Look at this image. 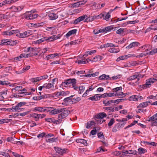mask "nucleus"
<instances>
[{"instance_id": "obj_34", "label": "nucleus", "mask_w": 157, "mask_h": 157, "mask_svg": "<svg viewBox=\"0 0 157 157\" xmlns=\"http://www.w3.org/2000/svg\"><path fill=\"white\" fill-rule=\"evenodd\" d=\"M96 52V50H91L90 51H88L85 53V54L83 56H87L88 54L91 55L92 54Z\"/></svg>"}, {"instance_id": "obj_15", "label": "nucleus", "mask_w": 157, "mask_h": 157, "mask_svg": "<svg viewBox=\"0 0 157 157\" xmlns=\"http://www.w3.org/2000/svg\"><path fill=\"white\" fill-rule=\"evenodd\" d=\"M107 116L106 114L104 112H102L99 113L98 114L96 115L95 116V118L97 119H100L103 120L104 117H105Z\"/></svg>"}, {"instance_id": "obj_49", "label": "nucleus", "mask_w": 157, "mask_h": 157, "mask_svg": "<svg viewBox=\"0 0 157 157\" xmlns=\"http://www.w3.org/2000/svg\"><path fill=\"white\" fill-rule=\"evenodd\" d=\"M106 110H108L109 112H113L114 111V109L111 107H107L104 108Z\"/></svg>"}, {"instance_id": "obj_21", "label": "nucleus", "mask_w": 157, "mask_h": 157, "mask_svg": "<svg viewBox=\"0 0 157 157\" xmlns=\"http://www.w3.org/2000/svg\"><path fill=\"white\" fill-rule=\"evenodd\" d=\"M77 31L76 29H74L69 31L65 35L67 38L68 37L70 36L75 34Z\"/></svg>"}, {"instance_id": "obj_62", "label": "nucleus", "mask_w": 157, "mask_h": 157, "mask_svg": "<svg viewBox=\"0 0 157 157\" xmlns=\"http://www.w3.org/2000/svg\"><path fill=\"white\" fill-rule=\"evenodd\" d=\"M97 127H95L94 128V129L92 130L90 132V134L92 135H94L96 134V132H97V130L96 129Z\"/></svg>"}, {"instance_id": "obj_35", "label": "nucleus", "mask_w": 157, "mask_h": 157, "mask_svg": "<svg viewBox=\"0 0 157 157\" xmlns=\"http://www.w3.org/2000/svg\"><path fill=\"white\" fill-rule=\"evenodd\" d=\"M82 41V40H76L71 42V45L79 44Z\"/></svg>"}, {"instance_id": "obj_19", "label": "nucleus", "mask_w": 157, "mask_h": 157, "mask_svg": "<svg viewBox=\"0 0 157 157\" xmlns=\"http://www.w3.org/2000/svg\"><path fill=\"white\" fill-rule=\"evenodd\" d=\"M88 99L92 101H97L99 100L100 99L99 94H96L93 96L90 97Z\"/></svg>"}, {"instance_id": "obj_57", "label": "nucleus", "mask_w": 157, "mask_h": 157, "mask_svg": "<svg viewBox=\"0 0 157 157\" xmlns=\"http://www.w3.org/2000/svg\"><path fill=\"white\" fill-rule=\"evenodd\" d=\"M115 122V120L114 118L111 119L110 121L108 123L109 126H111Z\"/></svg>"}, {"instance_id": "obj_13", "label": "nucleus", "mask_w": 157, "mask_h": 157, "mask_svg": "<svg viewBox=\"0 0 157 157\" xmlns=\"http://www.w3.org/2000/svg\"><path fill=\"white\" fill-rule=\"evenodd\" d=\"M140 45V43L137 41L133 42L130 44L128 46L126 47V48H131L138 47Z\"/></svg>"}, {"instance_id": "obj_58", "label": "nucleus", "mask_w": 157, "mask_h": 157, "mask_svg": "<svg viewBox=\"0 0 157 157\" xmlns=\"http://www.w3.org/2000/svg\"><path fill=\"white\" fill-rule=\"evenodd\" d=\"M81 99V98L80 97L74 98L72 99V102H77L80 101Z\"/></svg>"}, {"instance_id": "obj_45", "label": "nucleus", "mask_w": 157, "mask_h": 157, "mask_svg": "<svg viewBox=\"0 0 157 157\" xmlns=\"http://www.w3.org/2000/svg\"><path fill=\"white\" fill-rule=\"evenodd\" d=\"M136 78H137V74L134 75L130 76L129 77L127 78V79L128 81H131L135 79Z\"/></svg>"}, {"instance_id": "obj_44", "label": "nucleus", "mask_w": 157, "mask_h": 157, "mask_svg": "<svg viewBox=\"0 0 157 157\" xmlns=\"http://www.w3.org/2000/svg\"><path fill=\"white\" fill-rule=\"evenodd\" d=\"M95 120L96 121H95V124H101L105 121V120H103L100 119H97L95 118Z\"/></svg>"}, {"instance_id": "obj_43", "label": "nucleus", "mask_w": 157, "mask_h": 157, "mask_svg": "<svg viewBox=\"0 0 157 157\" xmlns=\"http://www.w3.org/2000/svg\"><path fill=\"white\" fill-rule=\"evenodd\" d=\"M127 55L126 56H121L117 58L116 60V61L117 62H119L121 60H123L125 59L126 58H127Z\"/></svg>"}, {"instance_id": "obj_3", "label": "nucleus", "mask_w": 157, "mask_h": 157, "mask_svg": "<svg viewBox=\"0 0 157 157\" xmlns=\"http://www.w3.org/2000/svg\"><path fill=\"white\" fill-rule=\"evenodd\" d=\"M157 79L154 78H150L146 80L145 84L140 85V87L143 89H145L150 87L152 84L155 82L157 81Z\"/></svg>"}, {"instance_id": "obj_20", "label": "nucleus", "mask_w": 157, "mask_h": 157, "mask_svg": "<svg viewBox=\"0 0 157 157\" xmlns=\"http://www.w3.org/2000/svg\"><path fill=\"white\" fill-rule=\"evenodd\" d=\"M76 142L78 143H80L83 144L84 145L87 146L88 144L86 140L82 139H78L76 140Z\"/></svg>"}, {"instance_id": "obj_30", "label": "nucleus", "mask_w": 157, "mask_h": 157, "mask_svg": "<svg viewBox=\"0 0 157 157\" xmlns=\"http://www.w3.org/2000/svg\"><path fill=\"white\" fill-rule=\"evenodd\" d=\"M146 152V150L145 149L140 147L138 149V151H137V154L141 155L144 154Z\"/></svg>"}, {"instance_id": "obj_37", "label": "nucleus", "mask_w": 157, "mask_h": 157, "mask_svg": "<svg viewBox=\"0 0 157 157\" xmlns=\"http://www.w3.org/2000/svg\"><path fill=\"white\" fill-rule=\"evenodd\" d=\"M30 117H33L35 119L36 121H38L39 120L38 118V114L36 113H33L29 115Z\"/></svg>"}, {"instance_id": "obj_52", "label": "nucleus", "mask_w": 157, "mask_h": 157, "mask_svg": "<svg viewBox=\"0 0 157 157\" xmlns=\"http://www.w3.org/2000/svg\"><path fill=\"white\" fill-rule=\"evenodd\" d=\"M0 155L4 156L5 157H10V155L8 153L3 151L0 152Z\"/></svg>"}, {"instance_id": "obj_33", "label": "nucleus", "mask_w": 157, "mask_h": 157, "mask_svg": "<svg viewBox=\"0 0 157 157\" xmlns=\"http://www.w3.org/2000/svg\"><path fill=\"white\" fill-rule=\"evenodd\" d=\"M93 125H95V122L93 121H91L87 122L86 127L87 128H89Z\"/></svg>"}, {"instance_id": "obj_10", "label": "nucleus", "mask_w": 157, "mask_h": 157, "mask_svg": "<svg viewBox=\"0 0 157 157\" xmlns=\"http://www.w3.org/2000/svg\"><path fill=\"white\" fill-rule=\"evenodd\" d=\"M48 77V76L47 75H44L40 77H36L35 78H31L30 80L33 82H36L41 80L42 79H45Z\"/></svg>"}, {"instance_id": "obj_8", "label": "nucleus", "mask_w": 157, "mask_h": 157, "mask_svg": "<svg viewBox=\"0 0 157 157\" xmlns=\"http://www.w3.org/2000/svg\"><path fill=\"white\" fill-rule=\"evenodd\" d=\"M62 109L61 114L58 115L59 117H61L62 119L67 117L69 113V111L65 108H60Z\"/></svg>"}, {"instance_id": "obj_46", "label": "nucleus", "mask_w": 157, "mask_h": 157, "mask_svg": "<svg viewBox=\"0 0 157 157\" xmlns=\"http://www.w3.org/2000/svg\"><path fill=\"white\" fill-rule=\"evenodd\" d=\"M148 99H152L153 100L157 99V94L155 96H154L152 95H151L147 97Z\"/></svg>"}, {"instance_id": "obj_16", "label": "nucleus", "mask_w": 157, "mask_h": 157, "mask_svg": "<svg viewBox=\"0 0 157 157\" xmlns=\"http://www.w3.org/2000/svg\"><path fill=\"white\" fill-rule=\"evenodd\" d=\"M87 17V15H85L78 17V18L75 20L74 23L75 24H78V22L83 21L86 17Z\"/></svg>"}, {"instance_id": "obj_50", "label": "nucleus", "mask_w": 157, "mask_h": 157, "mask_svg": "<svg viewBox=\"0 0 157 157\" xmlns=\"http://www.w3.org/2000/svg\"><path fill=\"white\" fill-rule=\"evenodd\" d=\"M24 7V6L23 5L20 6H17V13L19 12L22 10Z\"/></svg>"}, {"instance_id": "obj_47", "label": "nucleus", "mask_w": 157, "mask_h": 157, "mask_svg": "<svg viewBox=\"0 0 157 157\" xmlns=\"http://www.w3.org/2000/svg\"><path fill=\"white\" fill-rule=\"evenodd\" d=\"M125 29L122 28H120L117 31L116 33L117 34H121L122 33L125 32Z\"/></svg>"}, {"instance_id": "obj_25", "label": "nucleus", "mask_w": 157, "mask_h": 157, "mask_svg": "<svg viewBox=\"0 0 157 157\" xmlns=\"http://www.w3.org/2000/svg\"><path fill=\"white\" fill-rule=\"evenodd\" d=\"M30 67L29 66H27L25 67H24L21 70H19L18 71H17V73L18 74L22 73L24 72L25 71L29 70Z\"/></svg>"}, {"instance_id": "obj_9", "label": "nucleus", "mask_w": 157, "mask_h": 157, "mask_svg": "<svg viewBox=\"0 0 157 157\" xmlns=\"http://www.w3.org/2000/svg\"><path fill=\"white\" fill-rule=\"evenodd\" d=\"M33 32L31 30H27L24 33L17 35L20 38H24L27 37L32 34Z\"/></svg>"}, {"instance_id": "obj_18", "label": "nucleus", "mask_w": 157, "mask_h": 157, "mask_svg": "<svg viewBox=\"0 0 157 157\" xmlns=\"http://www.w3.org/2000/svg\"><path fill=\"white\" fill-rule=\"evenodd\" d=\"M108 51L110 53H115L118 52L120 51L119 48H110L108 49Z\"/></svg>"}, {"instance_id": "obj_59", "label": "nucleus", "mask_w": 157, "mask_h": 157, "mask_svg": "<svg viewBox=\"0 0 157 157\" xmlns=\"http://www.w3.org/2000/svg\"><path fill=\"white\" fill-rule=\"evenodd\" d=\"M79 93L81 94L85 90V87L82 86H80L79 87Z\"/></svg>"}, {"instance_id": "obj_4", "label": "nucleus", "mask_w": 157, "mask_h": 157, "mask_svg": "<svg viewBox=\"0 0 157 157\" xmlns=\"http://www.w3.org/2000/svg\"><path fill=\"white\" fill-rule=\"evenodd\" d=\"M76 83V80L75 78L68 79L65 80L64 82H62L61 85L63 86L67 87L75 84Z\"/></svg>"}, {"instance_id": "obj_29", "label": "nucleus", "mask_w": 157, "mask_h": 157, "mask_svg": "<svg viewBox=\"0 0 157 157\" xmlns=\"http://www.w3.org/2000/svg\"><path fill=\"white\" fill-rule=\"evenodd\" d=\"M137 22V21L136 20L130 21H127L126 22V23L122 24H120V25H121V26H125L127 24H135Z\"/></svg>"}, {"instance_id": "obj_6", "label": "nucleus", "mask_w": 157, "mask_h": 157, "mask_svg": "<svg viewBox=\"0 0 157 157\" xmlns=\"http://www.w3.org/2000/svg\"><path fill=\"white\" fill-rule=\"evenodd\" d=\"M38 16V14L32 13L31 12H26L25 14V18L28 20L34 19Z\"/></svg>"}, {"instance_id": "obj_54", "label": "nucleus", "mask_w": 157, "mask_h": 157, "mask_svg": "<svg viewBox=\"0 0 157 157\" xmlns=\"http://www.w3.org/2000/svg\"><path fill=\"white\" fill-rule=\"evenodd\" d=\"M10 83V82L7 81H0V85H7Z\"/></svg>"}, {"instance_id": "obj_32", "label": "nucleus", "mask_w": 157, "mask_h": 157, "mask_svg": "<svg viewBox=\"0 0 157 157\" xmlns=\"http://www.w3.org/2000/svg\"><path fill=\"white\" fill-rule=\"evenodd\" d=\"M22 88V87L21 86H18L16 87L15 88H13L12 89V91H13L15 90V92H17V91L21 92V89Z\"/></svg>"}, {"instance_id": "obj_24", "label": "nucleus", "mask_w": 157, "mask_h": 157, "mask_svg": "<svg viewBox=\"0 0 157 157\" xmlns=\"http://www.w3.org/2000/svg\"><path fill=\"white\" fill-rule=\"evenodd\" d=\"M99 74V72L97 71L95 72L94 73H93V74H88L87 75H83V76L84 77H94L98 75Z\"/></svg>"}, {"instance_id": "obj_22", "label": "nucleus", "mask_w": 157, "mask_h": 157, "mask_svg": "<svg viewBox=\"0 0 157 157\" xmlns=\"http://www.w3.org/2000/svg\"><path fill=\"white\" fill-rule=\"evenodd\" d=\"M56 80V78H54L52 79V83H45L46 85V89H49L52 86L54 87V82Z\"/></svg>"}, {"instance_id": "obj_5", "label": "nucleus", "mask_w": 157, "mask_h": 157, "mask_svg": "<svg viewBox=\"0 0 157 157\" xmlns=\"http://www.w3.org/2000/svg\"><path fill=\"white\" fill-rule=\"evenodd\" d=\"M61 110L62 109H56L52 107H47V112H49V115H52L60 113Z\"/></svg>"}, {"instance_id": "obj_39", "label": "nucleus", "mask_w": 157, "mask_h": 157, "mask_svg": "<svg viewBox=\"0 0 157 157\" xmlns=\"http://www.w3.org/2000/svg\"><path fill=\"white\" fill-rule=\"evenodd\" d=\"M8 40L7 39L2 40H0V45H7V43Z\"/></svg>"}, {"instance_id": "obj_23", "label": "nucleus", "mask_w": 157, "mask_h": 157, "mask_svg": "<svg viewBox=\"0 0 157 157\" xmlns=\"http://www.w3.org/2000/svg\"><path fill=\"white\" fill-rule=\"evenodd\" d=\"M120 126L119 123H117L116 124L114 127L113 128L112 131L113 132H115L117 131L120 130Z\"/></svg>"}, {"instance_id": "obj_53", "label": "nucleus", "mask_w": 157, "mask_h": 157, "mask_svg": "<svg viewBox=\"0 0 157 157\" xmlns=\"http://www.w3.org/2000/svg\"><path fill=\"white\" fill-rule=\"evenodd\" d=\"M23 58V56H22V54H21L20 55V56H18L17 57H15L14 58V60L15 61H20L21 60V59L22 58Z\"/></svg>"}, {"instance_id": "obj_55", "label": "nucleus", "mask_w": 157, "mask_h": 157, "mask_svg": "<svg viewBox=\"0 0 157 157\" xmlns=\"http://www.w3.org/2000/svg\"><path fill=\"white\" fill-rule=\"evenodd\" d=\"M49 94H46L45 95L40 96H39V100L44 99V98H46L48 97H49Z\"/></svg>"}, {"instance_id": "obj_40", "label": "nucleus", "mask_w": 157, "mask_h": 157, "mask_svg": "<svg viewBox=\"0 0 157 157\" xmlns=\"http://www.w3.org/2000/svg\"><path fill=\"white\" fill-rule=\"evenodd\" d=\"M139 31H136L134 30H131V29H128L126 31H125L127 33H132L133 34L135 33H138Z\"/></svg>"}, {"instance_id": "obj_36", "label": "nucleus", "mask_w": 157, "mask_h": 157, "mask_svg": "<svg viewBox=\"0 0 157 157\" xmlns=\"http://www.w3.org/2000/svg\"><path fill=\"white\" fill-rule=\"evenodd\" d=\"M17 41H16L14 40H9L7 41V45H11L13 46L14 45H16L17 44Z\"/></svg>"}, {"instance_id": "obj_38", "label": "nucleus", "mask_w": 157, "mask_h": 157, "mask_svg": "<svg viewBox=\"0 0 157 157\" xmlns=\"http://www.w3.org/2000/svg\"><path fill=\"white\" fill-rule=\"evenodd\" d=\"M58 119L57 120H53V123L55 124H58L62 122V119L61 117H58Z\"/></svg>"}, {"instance_id": "obj_64", "label": "nucleus", "mask_w": 157, "mask_h": 157, "mask_svg": "<svg viewBox=\"0 0 157 157\" xmlns=\"http://www.w3.org/2000/svg\"><path fill=\"white\" fill-rule=\"evenodd\" d=\"M156 53H157V48L153 49L149 52V54L151 55H153Z\"/></svg>"}, {"instance_id": "obj_60", "label": "nucleus", "mask_w": 157, "mask_h": 157, "mask_svg": "<svg viewBox=\"0 0 157 157\" xmlns=\"http://www.w3.org/2000/svg\"><path fill=\"white\" fill-rule=\"evenodd\" d=\"M85 73V71H75L74 74H76L77 75L84 74Z\"/></svg>"}, {"instance_id": "obj_26", "label": "nucleus", "mask_w": 157, "mask_h": 157, "mask_svg": "<svg viewBox=\"0 0 157 157\" xmlns=\"http://www.w3.org/2000/svg\"><path fill=\"white\" fill-rule=\"evenodd\" d=\"M157 120V113L153 115L152 117L149 118L148 121H152L153 122Z\"/></svg>"}, {"instance_id": "obj_17", "label": "nucleus", "mask_w": 157, "mask_h": 157, "mask_svg": "<svg viewBox=\"0 0 157 157\" xmlns=\"http://www.w3.org/2000/svg\"><path fill=\"white\" fill-rule=\"evenodd\" d=\"M48 16L51 20L56 19L58 17V15L57 14L52 12H50L49 13Z\"/></svg>"}, {"instance_id": "obj_28", "label": "nucleus", "mask_w": 157, "mask_h": 157, "mask_svg": "<svg viewBox=\"0 0 157 157\" xmlns=\"http://www.w3.org/2000/svg\"><path fill=\"white\" fill-rule=\"evenodd\" d=\"M12 110L13 112H19L21 111L22 109L20 108L17 105L15 106H13L12 107Z\"/></svg>"}, {"instance_id": "obj_1", "label": "nucleus", "mask_w": 157, "mask_h": 157, "mask_svg": "<svg viewBox=\"0 0 157 157\" xmlns=\"http://www.w3.org/2000/svg\"><path fill=\"white\" fill-rule=\"evenodd\" d=\"M61 36V35L60 34H58L54 35L49 37H44L39 40L34 41L33 43L35 44H39L45 41L48 42L52 41L54 40H56L59 38Z\"/></svg>"}, {"instance_id": "obj_41", "label": "nucleus", "mask_w": 157, "mask_h": 157, "mask_svg": "<svg viewBox=\"0 0 157 157\" xmlns=\"http://www.w3.org/2000/svg\"><path fill=\"white\" fill-rule=\"evenodd\" d=\"M57 140V138H50L47 139L46 142L48 143H52L56 142Z\"/></svg>"}, {"instance_id": "obj_2", "label": "nucleus", "mask_w": 157, "mask_h": 157, "mask_svg": "<svg viewBox=\"0 0 157 157\" xmlns=\"http://www.w3.org/2000/svg\"><path fill=\"white\" fill-rule=\"evenodd\" d=\"M54 148L56 152L55 153H51L53 157H59L66 153V150L65 149H62L57 147H54Z\"/></svg>"}, {"instance_id": "obj_42", "label": "nucleus", "mask_w": 157, "mask_h": 157, "mask_svg": "<svg viewBox=\"0 0 157 157\" xmlns=\"http://www.w3.org/2000/svg\"><path fill=\"white\" fill-rule=\"evenodd\" d=\"M78 64H86L88 63L87 60H85V59H82L81 60H79L77 61Z\"/></svg>"}, {"instance_id": "obj_48", "label": "nucleus", "mask_w": 157, "mask_h": 157, "mask_svg": "<svg viewBox=\"0 0 157 157\" xmlns=\"http://www.w3.org/2000/svg\"><path fill=\"white\" fill-rule=\"evenodd\" d=\"M10 119H4L0 120V124L7 123L10 121Z\"/></svg>"}, {"instance_id": "obj_51", "label": "nucleus", "mask_w": 157, "mask_h": 157, "mask_svg": "<svg viewBox=\"0 0 157 157\" xmlns=\"http://www.w3.org/2000/svg\"><path fill=\"white\" fill-rule=\"evenodd\" d=\"M113 29V28L112 25L105 27V30L106 33L112 30Z\"/></svg>"}, {"instance_id": "obj_11", "label": "nucleus", "mask_w": 157, "mask_h": 157, "mask_svg": "<svg viewBox=\"0 0 157 157\" xmlns=\"http://www.w3.org/2000/svg\"><path fill=\"white\" fill-rule=\"evenodd\" d=\"M73 97V95H71L69 97L65 98L63 101L62 103L63 105H68L70 103L72 102V98Z\"/></svg>"}, {"instance_id": "obj_12", "label": "nucleus", "mask_w": 157, "mask_h": 157, "mask_svg": "<svg viewBox=\"0 0 157 157\" xmlns=\"http://www.w3.org/2000/svg\"><path fill=\"white\" fill-rule=\"evenodd\" d=\"M111 12H108L106 13L105 11L101 13L103 15V16H102V18L104 20H105L107 21H108L109 19L111 17L110 13Z\"/></svg>"}, {"instance_id": "obj_56", "label": "nucleus", "mask_w": 157, "mask_h": 157, "mask_svg": "<svg viewBox=\"0 0 157 157\" xmlns=\"http://www.w3.org/2000/svg\"><path fill=\"white\" fill-rule=\"evenodd\" d=\"M129 100L130 101H137L136 95H134L131 96L129 97Z\"/></svg>"}, {"instance_id": "obj_7", "label": "nucleus", "mask_w": 157, "mask_h": 157, "mask_svg": "<svg viewBox=\"0 0 157 157\" xmlns=\"http://www.w3.org/2000/svg\"><path fill=\"white\" fill-rule=\"evenodd\" d=\"M122 87L121 86L117 87L115 88H113V91L114 92H116L115 94V96H120L121 97L124 96L125 95L123 93V92H120L122 90Z\"/></svg>"}, {"instance_id": "obj_14", "label": "nucleus", "mask_w": 157, "mask_h": 157, "mask_svg": "<svg viewBox=\"0 0 157 157\" xmlns=\"http://www.w3.org/2000/svg\"><path fill=\"white\" fill-rule=\"evenodd\" d=\"M34 110L41 112H47V107H35L34 109Z\"/></svg>"}, {"instance_id": "obj_27", "label": "nucleus", "mask_w": 157, "mask_h": 157, "mask_svg": "<svg viewBox=\"0 0 157 157\" xmlns=\"http://www.w3.org/2000/svg\"><path fill=\"white\" fill-rule=\"evenodd\" d=\"M148 104L147 103V102L145 101L139 104V105L137 106V108H142L144 107H146L148 105Z\"/></svg>"}, {"instance_id": "obj_31", "label": "nucleus", "mask_w": 157, "mask_h": 157, "mask_svg": "<svg viewBox=\"0 0 157 157\" xmlns=\"http://www.w3.org/2000/svg\"><path fill=\"white\" fill-rule=\"evenodd\" d=\"M36 48H32L31 49L30 54L32 55V56H36L37 55L38 53L36 52Z\"/></svg>"}, {"instance_id": "obj_61", "label": "nucleus", "mask_w": 157, "mask_h": 157, "mask_svg": "<svg viewBox=\"0 0 157 157\" xmlns=\"http://www.w3.org/2000/svg\"><path fill=\"white\" fill-rule=\"evenodd\" d=\"M144 48H146V50L149 51L150 50L151 48V46L150 45L147 44L144 45Z\"/></svg>"}, {"instance_id": "obj_63", "label": "nucleus", "mask_w": 157, "mask_h": 157, "mask_svg": "<svg viewBox=\"0 0 157 157\" xmlns=\"http://www.w3.org/2000/svg\"><path fill=\"white\" fill-rule=\"evenodd\" d=\"M45 135L46 133L45 132H42L38 134L37 136V137L39 138H41L44 136H45Z\"/></svg>"}]
</instances>
